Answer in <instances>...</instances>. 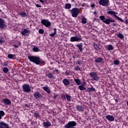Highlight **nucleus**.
Instances as JSON below:
<instances>
[{
  "label": "nucleus",
  "mask_w": 128,
  "mask_h": 128,
  "mask_svg": "<svg viewBox=\"0 0 128 128\" xmlns=\"http://www.w3.org/2000/svg\"><path fill=\"white\" fill-rule=\"evenodd\" d=\"M107 14H111L112 16H113L115 18H116V20H120L121 22H124V20L116 16V14H118V12L112 10V9H108V10Z\"/></svg>",
  "instance_id": "f257e3e1"
},
{
  "label": "nucleus",
  "mask_w": 128,
  "mask_h": 128,
  "mask_svg": "<svg viewBox=\"0 0 128 128\" xmlns=\"http://www.w3.org/2000/svg\"><path fill=\"white\" fill-rule=\"evenodd\" d=\"M89 76H90L91 80L92 81L98 82L100 78V77L98 76V74L96 72H91L90 73Z\"/></svg>",
  "instance_id": "f03ea898"
},
{
  "label": "nucleus",
  "mask_w": 128,
  "mask_h": 128,
  "mask_svg": "<svg viewBox=\"0 0 128 128\" xmlns=\"http://www.w3.org/2000/svg\"><path fill=\"white\" fill-rule=\"evenodd\" d=\"M28 58L32 62H34L36 64H40V57L34 56H28Z\"/></svg>",
  "instance_id": "7ed1b4c3"
},
{
  "label": "nucleus",
  "mask_w": 128,
  "mask_h": 128,
  "mask_svg": "<svg viewBox=\"0 0 128 128\" xmlns=\"http://www.w3.org/2000/svg\"><path fill=\"white\" fill-rule=\"evenodd\" d=\"M99 18H100V20H101L102 22H104V24H110V22H114V20L110 18H106L104 16H101Z\"/></svg>",
  "instance_id": "20e7f679"
},
{
  "label": "nucleus",
  "mask_w": 128,
  "mask_h": 128,
  "mask_svg": "<svg viewBox=\"0 0 128 128\" xmlns=\"http://www.w3.org/2000/svg\"><path fill=\"white\" fill-rule=\"evenodd\" d=\"M73 18H76L78 15V14L80 12V11L78 8H72L71 10H69Z\"/></svg>",
  "instance_id": "39448f33"
},
{
  "label": "nucleus",
  "mask_w": 128,
  "mask_h": 128,
  "mask_svg": "<svg viewBox=\"0 0 128 128\" xmlns=\"http://www.w3.org/2000/svg\"><path fill=\"white\" fill-rule=\"evenodd\" d=\"M74 126H76V122L75 121H70L68 122V124H66L64 128H76Z\"/></svg>",
  "instance_id": "423d86ee"
},
{
  "label": "nucleus",
  "mask_w": 128,
  "mask_h": 128,
  "mask_svg": "<svg viewBox=\"0 0 128 128\" xmlns=\"http://www.w3.org/2000/svg\"><path fill=\"white\" fill-rule=\"evenodd\" d=\"M82 36H72L70 38V42H82Z\"/></svg>",
  "instance_id": "0eeeda50"
},
{
  "label": "nucleus",
  "mask_w": 128,
  "mask_h": 128,
  "mask_svg": "<svg viewBox=\"0 0 128 128\" xmlns=\"http://www.w3.org/2000/svg\"><path fill=\"white\" fill-rule=\"evenodd\" d=\"M99 4L102 6H110L109 0H100Z\"/></svg>",
  "instance_id": "6e6552de"
},
{
  "label": "nucleus",
  "mask_w": 128,
  "mask_h": 128,
  "mask_svg": "<svg viewBox=\"0 0 128 128\" xmlns=\"http://www.w3.org/2000/svg\"><path fill=\"white\" fill-rule=\"evenodd\" d=\"M22 88L24 92H30L31 89H30V84H24L22 86Z\"/></svg>",
  "instance_id": "1a4fd4ad"
},
{
  "label": "nucleus",
  "mask_w": 128,
  "mask_h": 128,
  "mask_svg": "<svg viewBox=\"0 0 128 128\" xmlns=\"http://www.w3.org/2000/svg\"><path fill=\"white\" fill-rule=\"evenodd\" d=\"M41 23L42 24L46 26V28H48V26H52V23L48 20H41Z\"/></svg>",
  "instance_id": "9d476101"
},
{
  "label": "nucleus",
  "mask_w": 128,
  "mask_h": 128,
  "mask_svg": "<svg viewBox=\"0 0 128 128\" xmlns=\"http://www.w3.org/2000/svg\"><path fill=\"white\" fill-rule=\"evenodd\" d=\"M6 28V23L2 18H0V28Z\"/></svg>",
  "instance_id": "9b49d317"
},
{
  "label": "nucleus",
  "mask_w": 128,
  "mask_h": 128,
  "mask_svg": "<svg viewBox=\"0 0 128 128\" xmlns=\"http://www.w3.org/2000/svg\"><path fill=\"white\" fill-rule=\"evenodd\" d=\"M46 75L48 78H52V80H54V78H56V76L52 74V73L50 72L49 70L46 72Z\"/></svg>",
  "instance_id": "f8f14e48"
},
{
  "label": "nucleus",
  "mask_w": 128,
  "mask_h": 128,
  "mask_svg": "<svg viewBox=\"0 0 128 128\" xmlns=\"http://www.w3.org/2000/svg\"><path fill=\"white\" fill-rule=\"evenodd\" d=\"M10 126H8V124L4 122H0V128H9Z\"/></svg>",
  "instance_id": "ddd939ff"
},
{
  "label": "nucleus",
  "mask_w": 128,
  "mask_h": 128,
  "mask_svg": "<svg viewBox=\"0 0 128 128\" xmlns=\"http://www.w3.org/2000/svg\"><path fill=\"white\" fill-rule=\"evenodd\" d=\"M95 62H97V64H100L102 62H104V58L100 57H94Z\"/></svg>",
  "instance_id": "4468645a"
},
{
  "label": "nucleus",
  "mask_w": 128,
  "mask_h": 128,
  "mask_svg": "<svg viewBox=\"0 0 128 128\" xmlns=\"http://www.w3.org/2000/svg\"><path fill=\"white\" fill-rule=\"evenodd\" d=\"M62 82H63L64 86H69L70 84V80H68V79L66 78H64L62 80Z\"/></svg>",
  "instance_id": "2eb2a0df"
},
{
  "label": "nucleus",
  "mask_w": 128,
  "mask_h": 128,
  "mask_svg": "<svg viewBox=\"0 0 128 128\" xmlns=\"http://www.w3.org/2000/svg\"><path fill=\"white\" fill-rule=\"evenodd\" d=\"M2 102H4V104H7L8 106L12 104V102H10V100L8 98L3 99Z\"/></svg>",
  "instance_id": "dca6fc26"
},
{
  "label": "nucleus",
  "mask_w": 128,
  "mask_h": 128,
  "mask_svg": "<svg viewBox=\"0 0 128 128\" xmlns=\"http://www.w3.org/2000/svg\"><path fill=\"white\" fill-rule=\"evenodd\" d=\"M43 126L46 128H48L50 126H52V123L49 121L43 122Z\"/></svg>",
  "instance_id": "f3484780"
},
{
  "label": "nucleus",
  "mask_w": 128,
  "mask_h": 128,
  "mask_svg": "<svg viewBox=\"0 0 128 128\" xmlns=\"http://www.w3.org/2000/svg\"><path fill=\"white\" fill-rule=\"evenodd\" d=\"M28 32H30V30H28L26 29H24L21 32V34L24 36H28Z\"/></svg>",
  "instance_id": "a211bd4d"
},
{
  "label": "nucleus",
  "mask_w": 128,
  "mask_h": 128,
  "mask_svg": "<svg viewBox=\"0 0 128 128\" xmlns=\"http://www.w3.org/2000/svg\"><path fill=\"white\" fill-rule=\"evenodd\" d=\"M76 108L77 109V110H78V112H84V106H82L80 105H76Z\"/></svg>",
  "instance_id": "6ab92c4d"
},
{
  "label": "nucleus",
  "mask_w": 128,
  "mask_h": 128,
  "mask_svg": "<svg viewBox=\"0 0 128 128\" xmlns=\"http://www.w3.org/2000/svg\"><path fill=\"white\" fill-rule=\"evenodd\" d=\"M34 98H36V100H38L40 98H42V94L38 92H36L34 94Z\"/></svg>",
  "instance_id": "aec40b11"
},
{
  "label": "nucleus",
  "mask_w": 128,
  "mask_h": 128,
  "mask_svg": "<svg viewBox=\"0 0 128 128\" xmlns=\"http://www.w3.org/2000/svg\"><path fill=\"white\" fill-rule=\"evenodd\" d=\"M76 46L77 48H78L80 52H82V50H84V48H83L84 44H82V43H80V44L76 45Z\"/></svg>",
  "instance_id": "412c9836"
},
{
  "label": "nucleus",
  "mask_w": 128,
  "mask_h": 128,
  "mask_svg": "<svg viewBox=\"0 0 128 128\" xmlns=\"http://www.w3.org/2000/svg\"><path fill=\"white\" fill-rule=\"evenodd\" d=\"M106 118L109 120V122H114V117L110 115H107L106 116Z\"/></svg>",
  "instance_id": "4be33fe9"
},
{
  "label": "nucleus",
  "mask_w": 128,
  "mask_h": 128,
  "mask_svg": "<svg viewBox=\"0 0 128 128\" xmlns=\"http://www.w3.org/2000/svg\"><path fill=\"white\" fill-rule=\"evenodd\" d=\"M19 16H20L22 18H26V16H28V14L26 12H20L19 13Z\"/></svg>",
  "instance_id": "5701e85b"
},
{
  "label": "nucleus",
  "mask_w": 128,
  "mask_h": 128,
  "mask_svg": "<svg viewBox=\"0 0 128 128\" xmlns=\"http://www.w3.org/2000/svg\"><path fill=\"white\" fill-rule=\"evenodd\" d=\"M87 92H96V89L94 87L92 86L90 88H88Z\"/></svg>",
  "instance_id": "b1692460"
},
{
  "label": "nucleus",
  "mask_w": 128,
  "mask_h": 128,
  "mask_svg": "<svg viewBox=\"0 0 128 128\" xmlns=\"http://www.w3.org/2000/svg\"><path fill=\"white\" fill-rule=\"evenodd\" d=\"M74 81L76 82L78 86H80V84H82V82H80V79L74 78Z\"/></svg>",
  "instance_id": "393cba45"
},
{
  "label": "nucleus",
  "mask_w": 128,
  "mask_h": 128,
  "mask_svg": "<svg viewBox=\"0 0 128 128\" xmlns=\"http://www.w3.org/2000/svg\"><path fill=\"white\" fill-rule=\"evenodd\" d=\"M54 32L50 34V36H52V38L54 37L56 34V28H54Z\"/></svg>",
  "instance_id": "a878e982"
},
{
  "label": "nucleus",
  "mask_w": 128,
  "mask_h": 128,
  "mask_svg": "<svg viewBox=\"0 0 128 128\" xmlns=\"http://www.w3.org/2000/svg\"><path fill=\"white\" fill-rule=\"evenodd\" d=\"M78 88H79V90H86V88L84 86L83 84L79 86Z\"/></svg>",
  "instance_id": "bb28decb"
},
{
  "label": "nucleus",
  "mask_w": 128,
  "mask_h": 128,
  "mask_svg": "<svg viewBox=\"0 0 128 128\" xmlns=\"http://www.w3.org/2000/svg\"><path fill=\"white\" fill-rule=\"evenodd\" d=\"M72 8V5L70 4H65V8L66 10H70Z\"/></svg>",
  "instance_id": "cd10ccee"
},
{
  "label": "nucleus",
  "mask_w": 128,
  "mask_h": 128,
  "mask_svg": "<svg viewBox=\"0 0 128 128\" xmlns=\"http://www.w3.org/2000/svg\"><path fill=\"white\" fill-rule=\"evenodd\" d=\"M43 90H44L45 92H46L48 94H50V89H48V87H46V86L43 87Z\"/></svg>",
  "instance_id": "c85d7f7f"
},
{
  "label": "nucleus",
  "mask_w": 128,
  "mask_h": 128,
  "mask_svg": "<svg viewBox=\"0 0 128 128\" xmlns=\"http://www.w3.org/2000/svg\"><path fill=\"white\" fill-rule=\"evenodd\" d=\"M82 22L84 24H86L88 22V19L86 18H82Z\"/></svg>",
  "instance_id": "c756f323"
},
{
  "label": "nucleus",
  "mask_w": 128,
  "mask_h": 128,
  "mask_svg": "<svg viewBox=\"0 0 128 128\" xmlns=\"http://www.w3.org/2000/svg\"><path fill=\"white\" fill-rule=\"evenodd\" d=\"M108 50H114V46L112 44H109L108 46Z\"/></svg>",
  "instance_id": "7c9ffc66"
},
{
  "label": "nucleus",
  "mask_w": 128,
  "mask_h": 128,
  "mask_svg": "<svg viewBox=\"0 0 128 128\" xmlns=\"http://www.w3.org/2000/svg\"><path fill=\"white\" fill-rule=\"evenodd\" d=\"M4 116V112L3 110L0 111V120H2V118Z\"/></svg>",
  "instance_id": "2f4dec72"
},
{
  "label": "nucleus",
  "mask_w": 128,
  "mask_h": 128,
  "mask_svg": "<svg viewBox=\"0 0 128 128\" xmlns=\"http://www.w3.org/2000/svg\"><path fill=\"white\" fill-rule=\"evenodd\" d=\"M114 64H115V66H118V64H120V61H118V60H114Z\"/></svg>",
  "instance_id": "473e14b6"
},
{
  "label": "nucleus",
  "mask_w": 128,
  "mask_h": 128,
  "mask_svg": "<svg viewBox=\"0 0 128 128\" xmlns=\"http://www.w3.org/2000/svg\"><path fill=\"white\" fill-rule=\"evenodd\" d=\"M38 116H40V114L38 112H35L34 113V118H38Z\"/></svg>",
  "instance_id": "72a5a7b5"
},
{
  "label": "nucleus",
  "mask_w": 128,
  "mask_h": 128,
  "mask_svg": "<svg viewBox=\"0 0 128 128\" xmlns=\"http://www.w3.org/2000/svg\"><path fill=\"white\" fill-rule=\"evenodd\" d=\"M39 64H46V62H44V61L42 60L40 58V60H39Z\"/></svg>",
  "instance_id": "f704fd0d"
},
{
  "label": "nucleus",
  "mask_w": 128,
  "mask_h": 128,
  "mask_svg": "<svg viewBox=\"0 0 128 128\" xmlns=\"http://www.w3.org/2000/svg\"><path fill=\"white\" fill-rule=\"evenodd\" d=\"M66 98L67 100H68L69 102L72 101V96H68V95H66Z\"/></svg>",
  "instance_id": "c9c22d12"
},
{
  "label": "nucleus",
  "mask_w": 128,
  "mask_h": 128,
  "mask_svg": "<svg viewBox=\"0 0 128 128\" xmlns=\"http://www.w3.org/2000/svg\"><path fill=\"white\" fill-rule=\"evenodd\" d=\"M14 54H8V58H10V60H12V58H14Z\"/></svg>",
  "instance_id": "e433bc0d"
},
{
  "label": "nucleus",
  "mask_w": 128,
  "mask_h": 128,
  "mask_svg": "<svg viewBox=\"0 0 128 128\" xmlns=\"http://www.w3.org/2000/svg\"><path fill=\"white\" fill-rule=\"evenodd\" d=\"M3 72H5V74H8V68H3Z\"/></svg>",
  "instance_id": "4c0bfd02"
},
{
  "label": "nucleus",
  "mask_w": 128,
  "mask_h": 128,
  "mask_svg": "<svg viewBox=\"0 0 128 128\" xmlns=\"http://www.w3.org/2000/svg\"><path fill=\"white\" fill-rule=\"evenodd\" d=\"M40 49H38V47H34L33 48V52H38Z\"/></svg>",
  "instance_id": "58836bf2"
},
{
  "label": "nucleus",
  "mask_w": 128,
  "mask_h": 128,
  "mask_svg": "<svg viewBox=\"0 0 128 128\" xmlns=\"http://www.w3.org/2000/svg\"><path fill=\"white\" fill-rule=\"evenodd\" d=\"M38 32L39 34H43L44 32V31L42 29H40Z\"/></svg>",
  "instance_id": "ea45409f"
},
{
  "label": "nucleus",
  "mask_w": 128,
  "mask_h": 128,
  "mask_svg": "<svg viewBox=\"0 0 128 128\" xmlns=\"http://www.w3.org/2000/svg\"><path fill=\"white\" fill-rule=\"evenodd\" d=\"M118 38H121V39H122V38H124V36L123 34H119L118 35Z\"/></svg>",
  "instance_id": "a19ab883"
},
{
  "label": "nucleus",
  "mask_w": 128,
  "mask_h": 128,
  "mask_svg": "<svg viewBox=\"0 0 128 128\" xmlns=\"http://www.w3.org/2000/svg\"><path fill=\"white\" fill-rule=\"evenodd\" d=\"M75 70H76L78 71V70H80V66H76L75 67Z\"/></svg>",
  "instance_id": "79ce46f5"
},
{
  "label": "nucleus",
  "mask_w": 128,
  "mask_h": 128,
  "mask_svg": "<svg viewBox=\"0 0 128 128\" xmlns=\"http://www.w3.org/2000/svg\"><path fill=\"white\" fill-rule=\"evenodd\" d=\"M20 44H20V43H19V45L14 44V45H13V46H14V48H18V46H20Z\"/></svg>",
  "instance_id": "37998d69"
},
{
  "label": "nucleus",
  "mask_w": 128,
  "mask_h": 128,
  "mask_svg": "<svg viewBox=\"0 0 128 128\" xmlns=\"http://www.w3.org/2000/svg\"><path fill=\"white\" fill-rule=\"evenodd\" d=\"M36 8H42V6L38 4H36Z\"/></svg>",
  "instance_id": "c03bdc74"
},
{
  "label": "nucleus",
  "mask_w": 128,
  "mask_h": 128,
  "mask_svg": "<svg viewBox=\"0 0 128 128\" xmlns=\"http://www.w3.org/2000/svg\"><path fill=\"white\" fill-rule=\"evenodd\" d=\"M82 6L84 8V6H86V3H84L82 4Z\"/></svg>",
  "instance_id": "a18cd8bd"
},
{
  "label": "nucleus",
  "mask_w": 128,
  "mask_h": 128,
  "mask_svg": "<svg viewBox=\"0 0 128 128\" xmlns=\"http://www.w3.org/2000/svg\"><path fill=\"white\" fill-rule=\"evenodd\" d=\"M91 8H94L96 6V4H92L90 5Z\"/></svg>",
  "instance_id": "49530a36"
},
{
  "label": "nucleus",
  "mask_w": 128,
  "mask_h": 128,
  "mask_svg": "<svg viewBox=\"0 0 128 128\" xmlns=\"http://www.w3.org/2000/svg\"><path fill=\"white\" fill-rule=\"evenodd\" d=\"M40 2H41L42 4H44V0H40Z\"/></svg>",
  "instance_id": "de8ad7c7"
},
{
  "label": "nucleus",
  "mask_w": 128,
  "mask_h": 128,
  "mask_svg": "<svg viewBox=\"0 0 128 128\" xmlns=\"http://www.w3.org/2000/svg\"><path fill=\"white\" fill-rule=\"evenodd\" d=\"M66 74L67 76H70V72H66Z\"/></svg>",
  "instance_id": "09e8293b"
},
{
  "label": "nucleus",
  "mask_w": 128,
  "mask_h": 128,
  "mask_svg": "<svg viewBox=\"0 0 128 128\" xmlns=\"http://www.w3.org/2000/svg\"><path fill=\"white\" fill-rule=\"evenodd\" d=\"M125 24H128V20H126Z\"/></svg>",
  "instance_id": "8fccbe9b"
},
{
  "label": "nucleus",
  "mask_w": 128,
  "mask_h": 128,
  "mask_svg": "<svg viewBox=\"0 0 128 128\" xmlns=\"http://www.w3.org/2000/svg\"><path fill=\"white\" fill-rule=\"evenodd\" d=\"M24 106L26 108H28V104H24Z\"/></svg>",
  "instance_id": "3c124183"
},
{
  "label": "nucleus",
  "mask_w": 128,
  "mask_h": 128,
  "mask_svg": "<svg viewBox=\"0 0 128 128\" xmlns=\"http://www.w3.org/2000/svg\"><path fill=\"white\" fill-rule=\"evenodd\" d=\"M115 102H118V98L115 99Z\"/></svg>",
  "instance_id": "603ef678"
},
{
  "label": "nucleus",
  "mask_w": 128,
  "mask_h": 128,
  "mask_svg": "<svg viewBox=\"0 0 128 128\" xmlns=\"http://www.w3.org/2000/svg\"><path fill=\"white\" fill-rule=\"evenodd\" d=\"M0 44H2V40H0Z\"/></svg>",
  "instance_id": "864d4df0"
},
{
  "label": "nucleus",
  "mask_w": 128,
  "mask_h": 128,
  "mask_svg": "<svg viewBox=\"0 0 128 128\" xmlns=\"http://www.w3.org/2000/svg\"><path fill=\"white\" fill-rule=\"evenodd\" d=\"M94 48H96V46H98V45H96V44L94 45Z\"/></svg>",
  "instance_id": "5fc2aeb1"
},
{
  "label": "nucleus",
  "mask_w": 128,
  "mask_h": 128,
  "mask_svg": "<svg viewBox=\"0 0 128 128\" xmlns=\"http://www.w3.org/2000/svg\"><path fill=\"white\" fill-rule=\"evenodd\" d=\"M56 72H58V70H56Z\"/></svg>",
  "instance_id": "6e6d98bb"
},
{
  "label": "nucleus",
  "mask_w": 128,
  "mask_h": 128,
  "mask_svg": "<svg viewBox=\"0 0 128 128\" xmlns=\"http://www.w3.org/2000/svg\"><path fill=\"white\" fill-rule=\"evenodd\" d=\"M112 26H116V24H113Z\"/></svg>",
  "instance_id": "4d7b16f0"
},
{
  "label": "nucleus",
  "mask_w": 128,
  "mask_h": 128,
  "mask_svg": "<svg viewBox=\"0 0 128 128\" xmlns=\"http://www.w3.org/2000/svg\"><path fill=\"white\" fill-rule=\"evenodd\" d=\"M54 98H56V96H54Z\"/></svg>",
  "instance_id": "13d9d810"
},
{
  "label": "nucleus",
  "mask_w": 128,
  "mask_h": 128,
  "mask_svg": "<svg viewBox=\"0 0 128 128\" xmlns=\"http://www.w3.org/2000/svg\"><path fill=\"white\" fill-rule=\"evenodd\" d=\"M0 12H2V10H0Z\"/></svg>",
  "instance_id": "bf43d9fd"
},
{
  "label": "nucleus",
  "mask_w": 128,
  "mask_h": 128,
  "mask_svg": "<svg viewBox=\"0 0 128 128\" xmlns=\"http://www.w3.org/2000/svg\"><path fill=\"white\" fill-rule=\"evenodd\" d=\"M84 85H86V82H84Z\"/></svg>",
  "instance_id": "052dcab7"
},
{
  "label": "nucleus",
  "mask_w": 128,
  "mask_h": 128,
  "mask_svg": "<svg viewBox=\"0 0 128 128\" xmlns=\"http://www.w3.org/2000/svg\"><path fill=\"white\" fill-rule=\"evenodd\" d=\"M6 66V64H5V65H4Z\"/></svg>",
  "instance_id": "680f3d73"
},
{
  "label": "nucleus",
  "mask_w": 128,
  "mask_h": 128,
  "mask_svg": "<svg viewBox=\"0 0 128 128\" xmlns=\"http://www.w3.org/2000/svg\"><path fill=\"white\" fill-rule=\"evenodd\" d=\"M78 64H80V62H78Z\"/></svg>",
  "instance_id": "e2e57ef3"
},
{
  "label": "nucleus",
  "mask_w": 128,
  "mask_h": 128,
  "mask_svg": "<svg viewBox=\"0 0 128 128\" xmlns=\"http://www.w3.org/2000/svg\"><path fill=\"white\" fill-rule=\"evenodd\" d=\"M96 50H98V48H96Z\"/></svg>",
  "instance_id": "0e129e2a"
}]
</instances>
